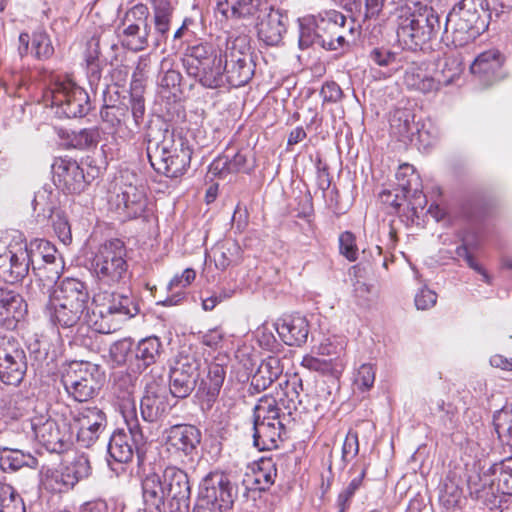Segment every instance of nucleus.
Returning a JSON list of instances; mask_svg holds the SVG:
<instances>
[{
	"label": "nucleus",
	"mask_w": 512,
	"mask_h": 512,
	"mask_svg": "<svg viewBox=\"0 0 512 512\" xmlns=\"http://www.w3.org/2000/svg\"><path fill=\"white\" fill-rule=\"evenodd\" d=\"M143 140L149 163L157 174L178 178L187 172L193 151L181 134H175L162 122L158 125L149 120Z\"/></svg>",
	"instance_id": "obj_1"
},
{
	"label": "nucleus",
	"mask_w": 512,
	"mask_h": 512,
	"mask_svg": "<svg viewBox=\"0 0 512 512\" xmlns=\"http://www.w3.org/2000/svg\"><path fill=\"white\" fill-rule=\"evenodd\" d=\"M392 17L398 42L411 51L422 50L441 30L437 11L420 1H399Z\"/></svg>",
	"instance_id": "obj_2"
},
{
	"label": "nucleus",
	"mask_w": 512,
	"mask_h": 512,
	"mask_svg": "<svg viewBox=\"0 0 512 512\" xmlns=\"http://www.w3.org/2000/svg\"><path fill=\"white\" fill-rule=\"evenodd\" d=\"M127 257L126 245L118 238L99 246L90 262V272L99 290L118 288L129 282L131 272Z\"/></svg>",
	"instance_id": "obj_3"
},
{
	"label": "nucleus",
	"mask_w": 512,
	"mask_h": 512,
	"mask_svg": "<svg viewBox=\"0 0 512 512\" xmlns=\"http://www.w3.org/2000/svg\"><path fill=\"white\" fill-rule=\"evenodd\" d=\"M488 25L489 14L481 0H461L447 14L444 33L455 47H463L482 35Z\"/></svg>",
	"instance_id": "obj_4"
},
{
	"label": "nucleus",
	"mask_w": 512,
	"mask_h": 512,
	"mask_svg": "<svg viewBox=\"0 0 512 512\" xmlns=\"http://www.w3.org/2000/svg\"><path fill=\"white\" fill-rule=\"evenodd\" d=\"M188 76L207 89H218L226 84L224 51L209 43H200L186 49L182 59Z\"/></svg>",
	"instance_id": "obj_5"
},
{
	"label": "nucleus",
	"mask_w": 512,
	"mask_h": 512,
	"mask_svg": "<svg viewBox=\"0 0 512 512\" xmlns=\"http://www.w3.org/2000/svg\"><path fill=\"white\" fill-rule=\"evenodd\" d=\"M122 415L128 432L117 429L111 434L107 444L108 455L115 462L122 464L131 462L136 456L137 465L141 467L146 460L150 444L142 431L136 410H123Z\"/></svg>",
	"instance_id": "obj_6"
},
{
	"label": "nucleus",
	"mask_w": 512,
	"mask_h": 512,
	"mask_svg": "<svg viewBox=\"0 0 512 512\" xmlns=\"http://www.w3.org/2000/svg\"><path fill=\"white\" fill-rule=\"evenodd\" d=\"M237 496V487L230 476L211 472L202 481L192 512H224L230 509Z\"/></svg>",
	"instance_id": "obj_7"
},
{
	"label": "nucleus",
	"mask_w": 512,
	"mask_h": 512,
	"mask_svg": "<svg viewBox=\"0 0 512 512\" xmlns=\"http://www.w3.org/2000/svg\"><path fill=\"white\" fill-rule=\"evenodd\" d=\"M206 362L192 347H183L169 371V391L178 399L187 398L196 388L202 366Z\"/></svg>",
	"instance_id": "obj_8"
},
{
	"label": "nucleus",
	"mask_w": 512,
	"mask_h": 512,
	"mask_svg": "<svg viewBox=\"0 0 512 512\" xmlns=\"http://www.w3.org/2000/svg\"><path fill=\"white\" fill-rule=\"evenodd\" d=\"M98 367L90 362L73 361L61 376L68 398L83 403L96 397L100 390Z\"/></svg>",
	"instance_id": "obj_9"
},
{
	"label": "nucleus",
	"mask_w": 512,
	"mask_h": 512,
	"mask_svg": "<svg viewBox=\"0 0 512 512\" xmlns=\"http://www.w3.org/2000/svg\"><path fill=\"white\" fill-rule=\"evenodd\" d=\"M52 171L55 184L69 194H80L101 174L100 167L88 159L78 163L71 158H57Z\"/></svg>",
	"instance_id": "obj_10"
},
{
	"label": "nucleus",
	"mask_w": 512,
	"mask_h": 512,
	"mask_svg": "<svg viewBox=\"0 0 512 512\" xmlns=\"http://www.w3.org/2000/svg\"><path fill=\"white\" fill-rule=\"evenodd\" d=\"M224 50V75L226 84L238 88L246 85L254 75V64L246 52L249 47L248 37L229 36Z\"/></svg>",
	"instance_id": "obj_11"
},
{
	"label": "nucleus",
	"mask_w": 512,
	"mask_h": 512,
	"mask_svg": "<svg viewBox=\"0 0 512 512\" xmlns=\"http://www.w3.org/2000/svg\"><path fill=\"white\" fill-rule=\"evenodd\" d=\"M52 106L60 118H81L92 108L85 89L70 78L57 79L51 88Z\"/></svg>",
	"instance_id": "obj_12"
},
{
	"label": "nucleus",
	"mask_w": 512,
	"mask_h": 512,
	"mask_svg": "<svg viewBox=\"0 0 512 512\" xmlns=\"http://www.w3.org/2000/svg\"><path fill=\"white\" fill-rule=\"evenodd\" d=\"M140 312L137 298L131 291L112 292L106 303L98 306L100 322H94L99 333L116 331L120 326Z\"/></svg>",
	"instance_id": "obj_13"
},
{
	"label": "nucleus",
	"mask_w": 512,
	"mask_h": 512,
	"mask_svg": "<svg viewBox=\"0 0 512 512\" xmlns=\"http://www.w3.org/2000/svg\"><path fill=\"white\" fill-rule=\"evenodd\" d=\"M90 462L86 455H77L72 461L61 464L58 468L48 469L44 473L43 486L53 493H65L73 489L82 479L90 474Z\"/></svg>",
	"instance_id": "obj_14"
},
{
	"label": "nucleus",
	"mask_w": 512,
	"mask_h": 512,
	"mask_svg": "<svg viewBox=\"0 0 512 512\" xmlns=\"http://www.w3.org/2000/svg\"><path fill=\"white\" fill-rule=\"evenodd\" d=\"M70 417V428L76 432L77 443L83 448L93 446L107 426L106 414L97 406L71 410Z\"/></svg>",
	"instance_id": "obj_15"
},
{
	"label": "nucleus",
	"mask_w": 512,
	"mask_h": 512,
	"mask_svg": "<svg viewBox=\"0 0 512 512\" xmlns=\"http://www.w3.org/2000/svg\"><path fill=\"white\" fill-rule=\"evenodd\" d=\"M22 428L51 453H63L70 446V436L61 432L58 423L47 414L35 415L23 421Z\"/></svg>",
	"instance_id": "obj_16"
},
{
	"label": "nucleus",
	"mask_w": 512,
	"mask_h": 512,
	"mask_svg": "<svg viewBox=\"0 0 512 512\" xmlns=\"http://www.w3.org/2000/svg\"><path fill=\"white\" fill-rule=\"evenodd\" d=\"M26 351L13 337L0 343V381L5 385L19 386L27 373Z\"/></svg>",
	"instance_id": "obj_17"
},
{
	"label": "nucleus",
	"mask_w": 512,
	"mask_h": 512,
	"mask_svg": "<svg viewBox=\"0 0 512 512\" xmlns=\"http://www.w3.org/2000/svg\"><path fill=\"white\" fill-rule=\"evenodd\" d=\"M144 379L145 392L140 401L141 417L148 423H157L170 413L172 406L164 388L161 386V383H163L162 375L158 376V383L155 379L154 369H151Z\"/></svg>",
	"instance_id": "obj_18"
},
{
	"label": "nucleus",
	"mask_w": 512,
	"mask_h": 512,
	"mask_svg": "<svg viewBox=\"0 0 512 512\" xmlns=\"http://www.w3.org/2000/svg\"><path fill=\"white\" fill-rule=\"evenodd\" d=\"M30 260L27 243L11 242L0 252V279L9 284L21 282L28 275Z\"/></svg>",
	"instance_id": "obj_19"
},
{
	"label": "nucleus",
	"mask_w": 512,
	"mask_h": 512,
	"mask_svg": "<svg viewBox=\"0 0 512 512\" xmlns=\"http://www.w3.org/2000/svg\"><path fill=\"white\" fill-rule=\"evenodd\" d=\"M170 502L169 512H189L191 487L188 475L175 466H167L160 475Z\"/></svg>",
	"instance_id": "obj_20"
},
{
	"label": "nucleus",
	"mask_w": 512,
	"mask_h": 512,
	"mask_svg": "<svg viewBox=\"0 0 512 512\" xmlns=\"http://www.w3.org/2000/svg\"><path fill=\"white\" fill-rule=\"evenodd\" d=\"M109 204L123 220L139 218L147 208L145 188L133 183H124L119 192L110 197Z\"/></svg>",
	"instance_id": "obj_21"
},
{
	"label": "nucleus",
	"mask_w": 512,
	"mask_h": 512,
	"mask_svg": "<svg viewBox=\"0 0 512 512\" xmlns=\"http://www.w3.org/2000/svg\"><path fill=\"white\" fill-rule=\"evenodd\" d=\"M256 17L258 19L256 23L258 39L267 46L279 45L283 35L287 32V13L270 6L261 8Z\"/></svg>",
	"instance_id": "obj_22"
},
{
	"label": "nucleus",
	"mask_w": 512,
	"mask_h": 512,
	"mask_svg": "<svg viewBox=\"0 0 512 512\" xmlns=\"http://www.w3.org/2000/svg\"><path fill=\"white\" fill-rule=\"evenodd\" d=\"M167 450L193 459L201 442V431L191 424H176L164 431Z\"/></svg>",
	"instance_id": "obj_23"
},
{
	"label": "nucleus",
	"mask_w": 512,
	"mask_h": 512,
	"mask_svg": "<svg viewBox=\"0 0 512 512\" xmlns=\"http://www.w3.org/2000/svg\"><path fill=\"white\" fill-rule=\"evenodd\" d=\"M207 372L199 377L196 396L199 399L201 410L208 413L218 400L220 391L226 378V367L218 362H210L206 365Z\"/></svg>",
	"instance_id": "obj_24"
},
{
	"label": "nucleus",
	"mask_w": 512,
	"mask_h": 512,
	"mask_svg": "<svg viewBox=\"0 0 512 512\" xmlns=\"http://www.w3.org/2000/svg\"><path fill=\"white\" fill-rule=\"evenodd\" d=\"M164 353V345L158 336L142 338L134 344L133 354L129 359V370L134 374H142L158 363Z\"/></svg>",
	"instance_id": "obj_25"
},
{
	"label": "nucleus",
	"mask_w": 512,
	"mask_h": 512,
	"mask_svg": "<svg viewBox=\"0 0 512 512\" xmlns=\"http://www.w3.org/2000/svg\"><path fill=\"white\" fill-rule=\"evenodd\" d=\"M347 23L344 14L339 11L331 10L326 12V18L314 19L315 29L313 30L310 25L300 26L299 46L307 48L310 45L317 44L320 46V38L324 35L320 31H333L335 29H343Z\"/></svg>",
	"instance_id": "obj_26"
},
{
	"label": "nucleus",
	"mask_w": 512,
	"mask_h": 512,
	"mask_svg": "<svg viewBox=\"0 0 512 512\" xmlns=\"http://www.w3.org/2000/svg\"><path fill=\"white\" fill-rule=\"evenodd\" d=\"M50 296L75 306L83 311H88L90 294L86 283L76 278H64L54 287Z\"/></svg>",
	"instance_id": "obj_27"
},
{
	"label": "nucleus",
	"mask_w": 512,
	"mask_h": 512,
	"mask_svg": "<svg viewBox=\"0 0 512 512\" xmlns=\"http://www.w3.org/2000/svg\"><path fill=\"white\" fill-rule=\"evenodd\" d=\"M103 105L100 110V116L104 123L114 129L116 133H120L122 127L126 124L128 118V105L120 100L118 90H114L107 86L103 90Z\"/></svg>",
	"instance_id": "obj_28"
},
{
	"label": "nucleus",
	"mask_w": 512,
	"mask_h": 512,
	"mask_svg": "<svg viewBox=\"0 0 512 512\" xmlns=\"http://www.w3.org/2000/svg\"><path fill=\"white\" fill-rule=\"evenodd\" d=\"M142 495L145 512H169L165 487L158 473H150L142 481Z\"/></svg>",
	"instance_id": "obj_29"
},
{
	"label": "nucleus",
	"mask_w": 512,
	"mask_h": 512,
	"mask_svg": "<svg viewBox=\"0 0 512 512\" xmlns=\"http://www.w3.org/2000/svg\"><path fill=\"white\" fill-rule=\"evenodd\" d=\"M275 325L279 337L286 345L300 347L306 343L309 335L306 317L299 314L284 316Z\"/></svg>",
	"instance_id": "obj_30"
},
{
	"label": "nucleus",
	"mask_w": 512,
	"mask_h": 512,
	"mask_svg": "<svg viewBox=\"0 0 512 512\" xmlns=\"http://www.w3.org/2000/svg\"><path fill=\"white\" fill-rule=\"evenodd\" d=\"M504 62V56L495 48L480 53L470 65V72L484 85L492 84Z\"/></svg>",
	"instance_id": "obj_31"
},
{
	"label": "nucleus",
	"mask_w": 512,
	"mask_h": 512,
	"mask_svg": "<svg viewBox=\"0 0 512 512\" xmlns=\"http://www.w3.org/2000/svg\"><path fill=\"white\" fill-rule=\"evenodd\" d=\"M280 391L276 393L279 396V402L286 411L288 416H292L294 412L308 413L310 408L304 404L301 396L303 392L302 379L298 374H294L286 379L284 382L279 383Z\"/></svg>",
	"instance_id": "obj_32"
},
{
	"label": "nucleus",
	"mask_w": 512,
	"mask_h": 512,
	"mask_svg": "<svg viewBox=\"0 0 512 512\" xmlns=\"http://www.w3.org/2000/svg\"><path fill=\"white\" fill-rule=\"evenodd\" d=\"M253 446L259 451L273 450L282 441L285 426L282 421L253 419Z\"/></svg>",
	"instance_id": "obj_33"
},
{
	"label": "nucleus",
	"mask_w": 512,
	"mask_h": 512,
	"mask_svg": "<svg viewBox=\"0 0 512 512\" xmlns=\"http://www.w3.org/2000/svg\"><path fill=\"white\" fill-rule=\"evenodd\" d=\"M44 313L52 325L61 328H72L79 323L85 311L75 306L71 307L69 304L49 295Z\"/></svg>",
	"instance_id": "obj_34"
},
{
	"label": "nucleus",
	"mask_w": 512,
	"mask_h": 512,
	"mask_svg": "<svg viewBox=\"0 0 512 512\" xmlns=\"http://www.w3.org/2000/svg\"><path fill=\"white\" fill-rule=\"evenodd\" d=\"M284 366L278 356H268L261 361L251 378L250 389L260 393L269 388L283 374Z\"/></svg>",
	"instance_id": "obj_35"
},
{
	"label": "nucleus",
	"mask_w": 512,
	"mask_h": 512,
	"mask_svg": "<svg viewBox=\"0 0 512 512\" xmlns=\"http://www.w3.org/2000/svg\"><path fill=\"white\" fill-rule=\"evenodd\" d=\"M277 468L272 458H261L252 469L251 474H246L243 480L247 490L266 491L275 482Z\"/></svg>",
	"instance_id": "obj_36"
},
{
	"label": "nucleus",
	"mask_w": 512,
	"mask_h": 512,
	"mask_svg": "<svg viewBox=\"0 0 512 512\" xmlns=\"http://www.w3.org/2000/svg\"><path fill=\"white\" fill-rule=\"evenodd\" d=\"M27 312L28 305L22 295L6 285H0V321L13 318L19 322L25 318Z\"/></svg>",
	"instance_id": "obj_37"
},
{
	"label": "nucleus",
	"mask_w": 512,
	"mask_h": 512,
	"mask_svg": "<svg viewBox=\"0 0 512 512\" xmlns=\"http://www.w3.org/2000/svg\"><path fill=\"white\" fill-rule=\"evenodd\" d=\"M38 459L29 452L0 445V469L7 472H16L24 467L36 468Z\"/></svg>",
	"instance_id": "obj_38"
},
{
	"label": "nucleus",
	"mask_w": 512,
	"mask_h": 512,
	"mask_svg": "<svg viewBox=\"0 0 512 512\" xmlns=\"http://www.w3.org/2000/svg\"><path fill=\"white\" fill-rule=\"evenodd\" d=\"M403 82L410 90L421 93H430L439 89V82L431 76L427 70L416 63L407 67L404 73Z\"/></svg>",
	"instance_id": "obj_39"
},
{
	"label": "nucleus",
	"mask_w": 512,
	"mask_h": 512,
	"mask_svg": "<svg viewBox=\"0 0 512 512\" xmlns=\"http://www.w3.org/2000/svg\"><path fill=\"white\" fill-rule=\"evenodd\" d=\"M261 9V0H217V11L227 19L255 17Z\"/></svg>",
	"instance_id": "obj_40"
},
{
	"label": "nucleus",
	"mask_w": 512,
	"mask_h": 512,
	"mask_svg": "<svg viewBox=\"0 0 512 512\" xmlns=\"http://www.w3.org/2000/svg\"><path fill=\"white\" fill-rule=\"evenodd\" d=\"M301 365L310 371H316L323 375L330 376L332 386L337 388L338 379L345 368V360H339V358H336L332 361L322 356L314 357L306 355L303 357Z\"/></svg>",
	"instance_id": "obj_41"
},
{
	"label": "nucleus",
	"mask_w": 512,
	"mask_h": 512,
	"mask_svg": "<svg viewBox=\"0 0 512 512\" xmlns=\"http://www.w3.org/2000/svg\"><path fill=\"white\" fill-rule=\"evenodd\" d=\"M437 67L436 81L439 82V86H447L458 79L464 70L462 55L456 51L445 54L438 61Z\"/></svg>",
	"instance_id": "obj_42"
},
{
	"label": "nucleus",
	"mask_w": 512,
	"mask_h": 512,
	"mask_svg": "<svg viewBox=\"0 0 512 512\" xmlns=\"http://www.w3.org/2000/svg\"><path fill=\"white\" fill-rule=\"evenodd\" d=\"M27 252L29 254L30 265L33 271L41 269V262L49 265H57V249L45 239H34L27 244Z\"/></svg>",
	"instance_id": "obj_43"
},
{
	"label": "nucleus",
	"mask_w": 512,
	"mask_h": 512,
	"mask_svg": "<svg viewBox=\"0 0 512 512\" xmlns=\"http://www.w3.org/2000/svg\"><path fill=\"white\" fill-rule=\"evenodd\" d=\"M196 277V272L192 268L185 269L181 275H175L167 285L169 295L160 302L163 306H174L181 303L185 298V288H187Z\"/></svg>",
	"instance_id": "obj_44"
},
{
	"label": "nucleus",
	"mask_w": 512,
	"mask_h": 512,
	"mask_svg": "<svg viewBox=\"0 0 512 512\" xmlns=\"http://www.w3.org/2000/svg\"><path fill=\"white\" fill-rule=\"evenodd\" d=\"M140 83L138 81H133L131 86L129 104L131 110V116L133 119L134 128L128 129L127 136L132 137L134 133L140 132L143 128L146 130V126L148 122L145 123V99L139 90Z\"/></svg>",
	"instance_id": "obj_45"
},
{
	"label": "nucleus",
	"mask_w": 512,
	"mask_h": 512,
	"mask_svg": "<svg viewBox=\"0 0 512 512\" xmlns=\"http://www.w3.org/2000/svg\"><path fill=\"white\" fill-rule=\"evenodd\" d=\"M286 411L283 410L279 402V396L264 395L253 408V419L268 420V421H282Z\"/></svg>",
	"instance_id": "obj_46"
},
{
	"label": "nucleus",
	"mask_w": 512,
	"mask_h": 512,
	"mask_svg": "<svg viewBox=\"0 0 512 512\" xmlns=\"http://www.w3.org/2000/svg\"><path fill=\"white\" fill-rule=\"evenodd\" d=\"M138 375L139 374H134L129 370V372H119L114 377V389L115 391L122 393V396L118 395V397L122 398L124 401L123 405L121 406V412L123 410L129 411L133 408L136 410L133 394Z\"/></svg>",
	"instance_id": "obj_47"
},
{
	"label": "nucleus",
	"mask_w": 512,
	"mask_h": 512,
	"mask_svg": "<svg viewBox=\"0 0 512 512\" xmlns=\"http://www.w3.org/2000/svg\"><path fill=\"white\" fill-rule=\"evenodd\" d=\"M487 475L493 477L492 482H496L498 491L512 495V456L492 464Z\"/></svg>",
	"instance_id": "obj_48"
},
{
	"label": "nucleus",
	"mask_w": 512,
	"mask_h": 512,
	"mask_svg": "<svg viewBox=\"0 0 512 512\" xmlns=\"http://www.w3.org/2000/svg\"><path fill=\"white\" fill-rule=\"evenodd\" d=\"M123 26L122 36L127 38L126 42L123 40V45L134 51H141L148 47V37L151 29L143 28L141 33L142 24H137V22H127Z\"/></svg>",
	"instance_id": "obj_49"
},
{
	"label": "nucleus",
	"mask_w": 512,
	"mask_h": 512,
	"mask_svg": "<svg viewBox=\"0 0 512 512\" xmlns=\"http://www.w3.org/2000/svg\"><path fill=\"white\" fill-rule=\"evenodd\" d=\"M494 429L500 441L512 448V406H505L493 415Z\"/></svg>",
	"instance_id": "obj_50"
},
{
	"label": "nucleus",
	"mask_w": 512,
	"mask_h": 512,
	"mask_svg": "<svg viewBox=\"0 0 512 512\" xmlns=\"http://www.w3.org/2000/svg\"><path fill=\"white\" fill-rule=\"evenodd\" d=\"M31 54L37 60H47L54 54V47L48 33L43 29L32 33Z\"/></svg>",
	"instance_id": "obj_51"
},
{
	"label": "nucleus",
	"mask_w": 512,
	"mask_h": 512,
	"mask_svg": "<svg viewBox=\"0 0 512 512\" xmlns=\"http://www.w3.org/2000/svg\"><path fill=\"white\" fill-rule=\"evenodd\" d=\"M134 350V341L128 337L115 341L109 348V357L115 366H129V359Z\"/></svg>",
	"instance_id": "obj_52"
},
{
	"label": "nucleus",
	"mask_w": 512,
	"mask_h": 512,
	"mask_svg": "<svg viewBox=\"0 0 512 512\" xmlns=\"http://www.w3.org/2000/svg\"><path fill=\"white\" fill-rule=\"evenodd\" d=\"M212 253L216 268L225 270L237 261L239 247L236 244H217Z\"/></svg>",
	"instance_id": "obj_53"
},
{
	"label": "nucleus",
	"mask_w": 512,
	"mask_h": 512,
	"mask_svg": "<svg viewBox=\"0 0 512 512\" xmlns=\"http://www.w3.org/2000/svg\"><path fill=\"white\" fill-rule=\"evenodd\" d=\"M49 348L50 344L44 337H36L29 340L27 350L29 352L32 367H35L36 369L43 367L44 363H46L49 358Z\"/></svg>",
	"instance_id": "obj_54"
},
{
	"label": "nucleus",
	"mask_w": 512,
	"mask_h": 512,
	"mask_svg": "<svg viewBox=\"0 0 512 512\" xmlns=\"http://www.w3.org/2000/svg\"><path fill=\"white\" fill-rule=\"evenodd\" d=\"M366 476V467L362 468L360 474L354 477L349 484L338 494L337 507L338 512H346L351 505V501L356 491L362 486L363 480Z\"/></svg>",
	"instance_id": "obj_55"
},
{
	"label": "nucleus",
	"mask_w": 512,
	"mask_h": 512,
	"mask_svg": "<svg viewBox=\"0 0 512 512\" xmlns=\"http://www.w3.org/2000/svg\"><path fill=\"white\" fill-rule=\"evenodd\" d=\"M0 512H26L23 498L10 485L1 489Z\"/></svg>",
	"instance_id": "obj_56"
},
{
	"label": "nucleus",
	"mask_w": 512,
	"mask_h": 512,
	"mask_svg": "<svg viewBox=\"0 0 512 512\" xmlns=\"http://www.w3.org/2000/svg\"><path fill=\"white\" fill-rule=\"evenodd\" d=\"M392 134L399 139L404 140L413 134V121L410 119V114L406 111H399L395 113L390 121Z\"/></svg>",
	"instance_id": "obj_57"
},
{
	"label": "nucleus",
	"mask_w": 512,
	"mask_h": 512,
	"mask_svg": "<svg viewBox=\"0 0 512 512\" xmlns=\"http://www.w3.org/2000/svg\"><path fill=\"white\" fill-rule=\"evenodd\" d=\"M317 349L318 354L324 358L332 361H334L336 358H339V360H344L345 345L342 339L338 340L336 338H326L320 343Z\"/></svg>",
	"instance_id": "obj_58"
},
{
	"label": "nucleus",
	"mask_w": 512,
	"mask_h": 512,
	"mask_svg": "<svg viewBox=\"0 0 512 512\" xmlns=\"http://www.w3.org/2000/svg\"><path fill=\"white\" fill-rule=\"evenodd\" d=\"M52 226L55 234L63 244L68 245L71 243V226L68 218L63 213L56 212L52 215Z\"/></svg>",
	"instance_id": "obj_59"
},
{
	"label": "nucleus",
	"mask_w": 512,
	"mask_h": 512,
	"mask_svg": "<svg viewBox=\"0 0 512 512\" xmlns=\"http://www.w3.org/2000/svg\"><path fill=\"white\" fill-rule=\"evenodd\" d=\"M398 54L385 47H375L368 55L370 62L379 67H390L397 63Z\"/></svg>",
	"instance_id": "obj_60"
},
{
	"label": "nucleus",
	"mask_w": 512,
	"mask_h": 512,
	"mask_svg": "<svg viewBox=\"0 0 512 512\" xmlns=\"http://www.w3.org/2000/svg\"><path fill=\"white\" fill-rule=\"evenodd\" d=\"M339 251L348 261L354 262L358 258V248L355 235L350 231H345L339 236Z\"/></svg>",
	"instance_id": "obj_61"
},
{
	"label": "nucleus",
	"mask_w": 512,
	"mask_h": 512,
	"mask_svg": "<svg viewBox=\"0 0 512 512\" xmlns=\"http://www.w3.org/2000/svg\"><path fill=\"white\" fill-rule=\"evenodd\" d=\"M149 9L145 4L138 3L130 8L122 20V25H126L127 22H137L142 24V28L151 29L148 23Z\"/></svg>",
	"instance_id": "obj_62"
},
{
	"label": "nucleus",
	"mask_w": 512,
	"mask_h": 512,
	"mask_svg": "<svg viewBox=\"0 0 512 512\" xmlns=\"http://www.w3.org/2000/svg\"><path fill=\"white\" fill-rule=\"evenodd\" d=\"M396 178L399 181V185L402 187V190L406 193L417 192V187L413 188V182H417L419 180V176L415 173L413 167L409 164L401 165L396 172Z\"/></svg>",
	"instance_id": "obj_63"
},
{
	"label": "nucleus",
	"mask_w": 512,
	"mask_h": 512,
	"mask_svg": "<svg viewBox=\"0 0 512 512\" xmlns=\"http://www.w3.org/2000/svg\"><path fill=\"white\" fill-rule=\"evenodd\" d=\"M375 382V368L370 363L362 364L357 371L355 384L361 391H367Z\"/></svg>",
	"instance_id": "obj_64"
}]
</instances>
